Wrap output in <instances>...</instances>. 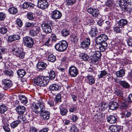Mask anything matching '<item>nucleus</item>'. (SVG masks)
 Wrapping results in <instances>:
<instances>
[{"label": "nucleus", "instance_id": "1", "mask_svg": "<svg viewBox=\"0 0 132 132\" xmlns=\"http://www.w3.org/2000/svg\"><path fill=\"white\" fill-rule=\"evenodd\" d=\"M49 79L42 76H38L36 77L33 80V82L37 86H46L49 82Z\"/></svg>", "mask_w": 132, "mask_h": 132}, {"label": "nucleus", "instance_id": "2", "mask_svg": "<svg viewBox=\"0 0 132 132\" xmlns=\"http://www.w3.org/2000/svg\"><path fill=\"white\" fill-rule=\"evenodd\" d=\"M32 110L36 113H40L45 110V107L42 102H38L32 105L31 106Z\"/></svg>", "mask_w": 132, "mask_h": 132}, {"label": "nucleus", "instance_id": "3", "mask_svg": "<svg viewBox=\"0 0 132 132\" xmlns=\"http://www.w3.org/2000/svg\"><path fill=\"white\" fill-rule=\"evenodd\" d=\"M23 50L21 48L16 47L12 49V52L16 56L23 59L24 57L25 53L23 52Z\"/></svg>", "mask_w": 132, "mask_h": 132}, {"label": "nucleus", "instance_id": "4", "mask_svg": "<svg viewBox=\"0 0 132 132\" xmlns=\"http://www.w3.org/2000/svg\"><path fill=\"white\" fill-rule=\"evenodd\" d=\"M67 42H61V43H57L55 46V49L58 51L63 52L67 48L68 46V44Z\"/></svg>", "mask_w": 132, "mask_h": 132}, {"label": "nucleus", "instance_id": "5", "mask_svg": "<svg viewBox=\"0 0 132 132\" xmlns=\"http://www.w3.org/2000/svg\"><path fill=\"white\" fill-rule=\"evenodd\" d=\"M2 82L3 88L6 90L10 88L12 85L11 81L7 79H3Z\"/></svg>", "mask_w": 132, "mask_h": 132}, {"label": "nucleus", "instance_id": "6", "mask_svg": "<svg viewBox=\"0 0 132 132\" xmlns=\"http://www.w3.org/2000/svg\"><path fill=\"white\" fill-rule=\"evenodd\" d=\"M87 11L93 17L100 18L101 15L99 13L98 10L97 9L89 8L87 9Z\"/></svg>", "mask_w": 132, "mask_h": 132}, {"label": "nucleus", "instance_id": "7", "mask_svg": "<svg viewBox=\"0 0 132 132\" xmlns=\"http://www.w3.org/2000/svg\"><path fill=\"white\" fill-rule=\"evenodd\" d=\"M69 73L72 77H75L78 74V70L75 67L71 66L69 68Z\"/></svg>", "mask_w": 132, "mask_h": 132}, {"label": "nucleus", "instance_id": "8", "mask_svg": "<svg viewBox=\"0 0 132 132\" xmlns=\"http://www.w3.org/2000/svg\"><path fill=\"white\" fill-rule=\"evenodd\" d=\"M37 6L40 9H45L48 7V4L47 0H38V1Z\"/></svg>", "mask_w": 132, "mask_h": 132}, {"label": "nucleus", "instance_id": "9", "mask_svg": "<svg viewBox=\"0 0 132 132\" xmlns=\"http://www.w3.org/2000/svg\"><path fill=\"white\" fill-rule=\"evenodd\" d=\"M42 27L43 31L46 33L49 34L52 32L51 27L48 23H43L42 24Z\"/></svg>", "mask_w": 132, "mask_h": 132}, {"label": "nucleus", "instance_id": "10", "mask_svg": "<svg viewBox=\"0 0 132 132\" xmlns=\"http://www.w3.org/2000/svg\"><path fill=\"white\" fill-rule=\"evenodd\" d=\"M101 56V54L100 52L99 51H96L93 54V57L92 58V60L95 62L97 61H100Z\"/></svg>", "mask_w": 132, "mask_h": 132}, {"label": "nucleus", "instance_id": "11", "mask_svg": "<svg viewBox=\"0 0 132 132\" xmlns=\"http://www.w3.org/2000/svg\"><path fill=\"white\" fill-rule=\"evenodd\" d=\"M62 16L61 13L59 11L55 10L51 13V17L54 19L56 20L60 18Z\"/></svg>", "mask_w": 132, "mask_h": 132}, {"label": "nucleus", "instance_id": "12", "mask_svg": "<svg viewBox=\"0 0 132 132\" xmlns=\"http://www.w3.org/2000/svg\"><path fill=\"white\" fill-rule=\"evenodd\" d=\"M40 113L42 119L45 120L49 119L50 115V113L49 111L45 110Z\"/></svg>", "mask_w": 132, "mask_h": 132}, {"label": "nucleus", "instance_id": "13", "mask_svg": "<svg viewBox=\"0 0 132 132\" xmlns=\"http://www.w3.org/2000/svg\"><path fill=\"white\" fill-rule=\"evenodd\" d=\"M117 117L116 115L109 116L107 118V121L111 124L114 123L117 121Z\"/></svg>", "mask_w": 132, "mask_h": 132}, {"label": "nucleus", "instance_id": "14", "mask_svg": "<svg viewBox=\"0 0 132 132\" xmlns=\"http://www.w3.org/2000/svg\"><path fill=\"white\" fill-rule=\"evenodd\" d=\"M85 79L86 82L90 85H92L95 83V80L92 76L88 75L86 77Z\"/></svg>", "mask_w": 132, "mask_h": 132}, {"label": "nucleus", "instance_id": "15", "mask_svg": "<svg viewBox=\"0 0 132 132\" xmlns=\"http://www.w3.org/2000/svg\"><path fill=\"white\" fill-rule=\"evenodd\" d=\"M61 87L60 85L57 84H54L50 86L49 89L51 92H55L59 90Z\"/></svg>", "mask_w": 132, "mask_h": 132}, {"label": "nucleus", "instance_id": "16", "mask_svg": "<svg viewBox=\"0 0 132 132\" xmlns=\"http://www.w3.org/2000/svg\"><path fill=\"white\" fill-rule=\"evenodd\" d=\"M46 63L43 62H39L37 64V67L39 70H42L45 69L47 66Z\"/></svg>", "mask_w": 132, "mask_h": 132}, {"label": "nucleus", "instance_id": "17", "mask_svg": "<svg viewBox=\"0 0 132 132\" xmlns=\"http://www.w3.org/2000/svg\"><path fill=\"white\" fill-rule=\"evenodd\" d=\"M26 110V108L24 106L19 105L16 108V111L19 114H23L25 111Z\"/></svg>", "mask_w": 132, "mask_h": 132}, {"label": "nucleus", "instance_id": "18", "mask_svg": "<svg viewBox=\"0 0 132 132\" xmlns=\"http://www.w3.org/2000/svg\"><path fill=\"white\" fill-rule=\"evenodd\" d=\"M110 129L112 132H119L121 129V126L118 125H111L109 128Z\"/></svg>", "mask_w": 132, "mask_h": 132}, {"label": "nucleus", "instance_id": "19", "mask_svg": "<svg viewBox=\"0 0 132 132\" xmlns=\"http://www.w3.org/2000/svg\"><path fill=\"white\" fill-rule=\"evenodd\" d=\"M118 105L117 102H111L109 103V108L112 110L116 109L118 108Z\"/></svg>", "mask_w": 132, "mask_h": 132}, {"label": "nucleus", "instance_id": "20", "mask_svg": "<svg viewBox=\"0 0 132 132\" xmlns=\"http://www.w3.org/2000/svg\"><path fill=\"white\" fill-rule=\"evenodd\" d=\"M108 39V37L105 34H102L98 36L96 39L95 41H106Z\"/></svg>", "mask_w": 132, "mask_h": 132}, {"label": "nucleus", "instance_id": "21", "mask_svg": "<svg viewBox=\"0 0 132 132\" xmlns=\"http://www.w3.org/2000/svg\"><path fill=\"white\" fill-rule=\"evenodd\" d=\"M91 30L89 32L90 35L92 37L95 36L97 33V27L95 26H93L91 28Z\"/></svg>", "mask_w": 132, "mask_h": 132}, {"label": "nucleus", "instance_id": "22", "mask_svg": "<svg viewBox=\"0 0 132 132\" xmlns=\"http://www.w3.org/2000/svg\"><path fill=\"white\" fill-rule=\"evenodd\" d=\"M34 6L35 5L32 3L25 2L22 4V8L26 9L29 7L33 8Z\"/></svg>", "mask_w": 132, "mask_h": 132}, {"label": "nucleus", "instance_id": "23", "mask_svg": "<svg viewBox=\"0 0 132 132\" xmlns=\"http://www.w3.org/2000/svg\"><path fill=\"white\" fill-rule=\"evenodd\" d=\"M61 95L59 93L58 94L56 95L54 99L55 102V105H58L61 102Z\"/></svg>", "mask_w": 132, "mask_h": 132}, {"label": "nucleus", "instance_id": "24", "mask_svg": "<svg viewBox=\"0 0 132 132\" xmlns=\"http://www.w3.org/2000/svg\"><path fill=\"white\" fill-rule=\"evenodd\" d=\"M121 104L120 106V109H125L128 107L126 99H122L121 100Z\"/></svg>", "mask_w": 132, "mask_h": 132}, {"label": "nucleus", "instance_id": "25", "mask_svg": "<svg viewBox=\"0 0 132 132\" xmlns=\"http://www.w3.org/2000/svg\"><path fill=\"white\" fill-rule=\"evenodd\" d=\"M18 97L21 103L25 104L28 102L27 97L24 95H20L18 96Z\"/></svg>", "mask_w": 132, "mask_h": 132}, {"label": "nucleus", "instance_id": "26", "mask_svg": "<svg viewBox=\"0 0 132 132\" xmlns=\"http://www.w3.org/2000/svg\"><path fill=\"white\" fill-rule=\"evenodd\" d=\"M20 39V36L18 35H16L9 36L8 37V40L9 41H13Z\"/></svg>", "mask_w": 132, "mask_h": 132}, {"label": "nucleus", "instance_id": "27", "mask_svg": "<svg viewBox=\"0 0 132 132\" xmlns=\"http://www.w3.org/2000/svg\"><path fill=\"white\" fill-rule=\"evenodd\" d=\"M125 70L122 69L116 72V75L117 77H121L125 75Z\"/></svg>", "mask_w": 132, "mask_h": 132}, {"label": "nucleus", "instance_id": "28", "mask_svg": "<svg viewBox=\"0 0 132 132\" xmlns=\"http://www.w3.org/2000/svg\"><path fill=\"white\" fill-rule=\"evenodd\" d=\"M18 120H16L19 122V123H23L26 120V118L25 116L20 114L18 116Z\"/></svg>", "mask_w": 132, "mask_h": 132}, {"label": "nucleus", "instance_id": "29", "mask_svg": "<svg viewBox=\"0 0 132 132\" xmlns=\"http://www.w3.org/2000/svg\"><path fill=\"white\" fill-rule=\"evenodd\" d=\"M127 23V21L124 19H122L120 20L118 22V24L119 26L122 27L126 25Z\"/></svg>", "mask_w": 132, "mask_h": 132}, {"label": "nucleus", "instance_id": "30", "mask_svg": "<svg viewBox=\"0 0 132 132\" xmlns=\"http://www.w3.org/2000/svg\"><path fill=\"white\" fill-rule=\"evenodd\" d=\"M8 108L5 104L0 105V113L2 114H5V113L7 111Z\"/></svg>", "mask_w": 132, "mask_h": 132}, {"label": "nucleus", "instance_id": "31", "mask_svg": "<svg viewBox=\"0 0 132 132\" xmlns=\"http://www.w3.org/2000/svg\"><path fill=\"white\" fill-rule=\"evenodd\" d=\"M17 73L19 77L20 78H22L25 75L26 72L24 70L20 69L18 70Z\"/></svg>", "mask_w": 132, "mask_h": 132}, {"label": "nucleus", "instance_id": "32", "mask_svg": "<svg viewBox=\"0 0 132 132\" xmlns=\"http://www.w3.org/2000/svg\"><path fill=\"white\" fill-rule=\"evenodd\" d=\"M79 57L81 59L85 61H87L89 58L88 55L84 53H81L79 55Z\"/></svg>", "mask_w": 132, "mask_h": 132}, {"label": "nucleus", "instance_id": "33", "mask_svg": "<svg viewBox=\"0 0 132 132\" xmlns=\"http://www.w3.org/2000/svg\"><path fill=\"white\" fill-rule=\"evenodd\" d=\"M3 72L5 75L8 76L12 77L13 75V72L11 70L9 69L8 70L6 68H5Z\"/></svg>", "mask_w": 132, "mask_h": 132}, {"label": "nucleus", "instance_id": "34", "mask_svg": "<svg viewBox=\"0 0 132 132\" xmlns=\"http://www.w3.org/2000/svg\"><path fill=\"white\" fill-rule=\"evenodd\" d=\"M108 107V105L107 103H102L100 105L99 108L100 110L104 111L106 110Z\"/></svg>", "mask_w": 132, "mask_h": 132}, {"label": "nucleus", "instance_id": "35", "mask_svg": "<svg viewBox=\"0 0 132 132\" xmlns=\"http://www.w3.org/2000/svg\"><path fill=\"white\" fill-rule=\"evenodd\" d=\"M60 111V113L62 116H66L68 111L65 108L61 107L59 108Z\"/></svg>", "mask_w": 132, "mask_h": 132}, {"label": "nucleus", "instance_id": "36", "mask_svg": "<svg viewBox=\"0 0 132 132\" xmlns=\"http://www.w3.org/2000/svg\"><path fill=\"white\" fill-rule=\"evenodd\" d=\"M121 85L125 89H129L130 87V84L125 80L122 81Z\"/></svg>", "mask_w": 132, "mask_h": 132}, {"label": "nucleus", "instance_id": "37", "mask_svg": "<svg viewBox=\"0 0 132 132\" xmlns=\"http://www.w3.org/2000/svg\"><path fill=\"white\" fill-rule=\"evenodd\" d=\"M90 43V42H82L81 44V46L84 49H86L88 48Z\"/></svg>", "mask_w": 132, "mask_h": 132}, {"label": "nucleus", "instance_id": "38", "mask_svg": "<svg viewBox=\"0 0 132 132\" xmlns=\"http://www.w3.org/2000/svg\"><path fill=\"white\" fill-rule=\"evenodd\" d=\"M9 11L10 13L13 14H16L18 12L17 8L14 7H10L9 9Z\"/></svg>", "mask_w": 132, "mask_h": 132}, {"label": "nucleus", "instance_id": "39", "mask_svg": "<svg viewBox=\"0 0 132 132\" xmlns=\"http://www.w3.org/2000/svg\"><path fill=\"white\" fill-rule=\"evenodd\" d=\"M61 34L63 36L66 37L70 34V32L66 29H64L61 31Z\"/></svg>", "mask_w": 132, "mask_h": 132}, {"label": "nucleus", "instance_id": "40", "mask_svg": "<svg viewBox=\"0 0 132 132\" xmlns=\"http://www.w3.org/2000/svg\"><path fill=\"white\" fill-rule=\"evenodd\" d=\"M107 74L106 71L104 70L100 71V74L98 75L99 78H104L106 75Z\"/></svg>", "mask_w": 132, "mask_h": 132}, {"label": "nucleus", "instance_id": "41", "mask_svg": "<svg viewBox=\"0 0 132 132\" xmlns=\"http://www.w3.org/2000/svg\"><path fill=\"white\" fill-rule=\"evenodd\" d=\"M36 25V22H27L25 26L26 27H31L33 28L34 27V26H35Z\"/></svg>", "mask_w": 132, "mask_h": 132}, {"label": "nucleus", "instance_id": "42", "mask_svg": "<svg viewBox=\"0 0 132 132\" xmlns=\"http://www.w3.org/2000/svg\"><path fill=\"white\" fill-rule=\"evenodd\" d=\"M56 60L55 56L52 54L49 55L48 56V60L49 61L54 62Z\"/></svg>", "mask_w": 132, "mask_h": 132}, {"label": "nucleus", "instance_id": "43", "mask_svg": "<svg viewBox=\"0 0 132 132\" xmlns=\"http://www.w3.org/2000/svg\"><path fill=\"white\" fill-rule=\"evenodd\" d=\"M56 76V74L55 72L53 70H51L50 71L49 73V78H47V79H48L49 78L50 79H54Z\"/></svg>", "mask_w": 132, "mask_h": 132}, {"label": "nucleus", "instance_id": "44", "mask_svg": "<svg viewBox=\"0 0 132 132\" xmlns=\"http://www.w3.org/2000/svg\"><path fill=\"white\" fill-rule=\"evenodd\" d=\"M6 17V14L4 12H0V20L4 21Z\"/></svg>", "mask_w": 132, "mask_h": 132}, {"label": "nucleus", "instance_id": "45", "mask_svg": "<svg viewBox=\"0 0 132 132\" xmlns=\"http://www.w3.org/2000/svg\"><path fill=\"white\" fill-rule=\"evenodd\" d=\"M70 131V132H78V129L76 126L73 125L71 127Z\"/></svg>", "mask_w": 132, "mask_h": 132}, {"label": "nucleus", "instance_id": "46", "mask_svg": "<svg viewBox=\"0 0 132 132\" xmlns=\"http://www.w3.org/2000/svg\"><path fill=\"white\" fill-rule=\"evenodd\" d=\"M114 93L117 96L120 97L123 96V93L122 91L120 90L117 89L115 90Z\"/></svg>", "mask_w": 132, "mask_h": 132}, {"label": "nucleus", "instance_id": "47", "mask_svg": "<svg viewBox=\"0 0 132 132\" xmlns=\"http://www.w3.org/2000/svg\"><path fill=\"white\" fill-rule=\"evenodd\" d=\"M66 4L68 5H72L74 4L76 0H66Z\"/></svg>", "mask_w": 132, "mask_h": 132}, {"label": "nucleus", "instance_id": "48", "mask_svg": "<svg viewBox=\"0 0 132 132\" xmlns=\"http://www.w3.org/2000/svg\"><path fill=\"white\" fill-rule=\"evenodd\" d=\"M34 44V42H24V45L27 47L29 48L32 47Z\"/></svg>", "mask_w": 132, "mask_h": 132}, {"label": "nucleus", "instance_id": "49", "mask_svg": "<svg viewBox=\"0 0 132 132\" xmlns=\"http://www.w3.org/2000/svg\"><path fill=\"white\" fill-rule=\"evenodd\" d=\"M19 122L17 120L14 121L11 123V127L14 128L17 126L19 123Z\"/></svg>", "mask_w": 132, "mask_h": 132}, {"label": "nucleus", "instance_id": "50", "mask_svg": "<svg viewBox=\"0 0 132 132\" xmlns=\"http://www.w3.org/2000/svg\"><path fill=\"white\" fill-rule=\"evenodd\" d=\"M70 119L72 122H76L78 119V118L75 114H72L70 116Z\"/></svg>", "mask_w": 132, "mask_h": 132}, {"label": "nucleus", "instance_id": "51", "mask_svg": "<svg viewBox=\"0 0 132 132\" xmlns=\"http://www.w3.org/2000/svg\"><path fill=\"white\" fill-rule=\"evenodd\" d=\"M7 31V29L5 27H2L0 28V33L2 34H6Z\"/></svg>", "mask_w": 132, "mask_h": 132}, {"label": "nucleus", "instance_id": "52", "mask_svg": "<svg viewBox=\"0 0 132 132\" xmlns=\"http://www.w3.org/2000/svg\"><path fill=\"white\" fill-rule=\"evenodd\" d=\"M69 60L68 58L67 57H64L61 59V63L65 64H67V63L68 62Z\"/></svg>", "mask_w": 132, "mask_h": 132}, {"label": "nucleus", "instance_id": "53", "mask_svg": "<svg viewBox=\"0 0 132 132\" xmlns=\"http://www.w3.org/2000/svg\"><path fill=\"white\" fill-rule=\"evenodd\" d=\"M96 44L97 45H99V48L100 50L101 51V52H103L104 51L105 49V47H104L103 46H101L100 44V42H95Z\"/></svg>", "mask_w": 132, "mask_h": 132}, {"label": "nucleus", "instance_id": "54", "mask_svg": "<svg viewBox=\"0 0 132 132\" xmlns=\"http://www.w3.org/2000/svg\"><path fill=\"white\" fill-rule=\"evenodd\" d=\"M29 33L30 35L32 36H34L37 35V34L35 30L33 29L30 30Z\"/></svg>", "mask_w": 132, "mask_h": 132}, {"label": "nucleus", "instance_id": "55", "mask_svg": "<svg viewBox=\"0 0 132 132\" xmlns=\"http://www.w3.org/2000/svg\"><path fill=\"white\" fill-rule=\"evenodd\" d=\"M9 123H6V125H5L3 126V129L6 132H9L10 131L9 128Z\"/></svg>", "mask_w": 132, "mask_h": 132}, {"label": "nucleus", "instance_id": "56", "mask_svg": "<svg viewBox=\"0 0 132 132\" xmlns=\"http://www.w3.org/2000/svg\"><path fill=\"white\" fill-rule=\"evenodd\" d=\"M51 39L52 41H55L58 39H56V36L54 35H52L50 38L48 39L46 41H50Z\"/></svg>", "mask_w": 132, "mask_h": 132}, {"label": "nucleus", "instance_id": "57", "mask_svg": "<svg viewBox=\"0 0 132 132\" xmlns=\"http://www.w3.org/2000/svg\"><path fill=\"white\" fill-rule=\"evenodd\" d=\"M16 23L19 27H21L23 25L22 21L20 19H18L16 20Z\"/></svg>", "mask_w": 132, "mask_h": 132}, {"label": "nucleus", "instance_id": "58", "mask_svg": "<svg viewBox=\"0 0 132 132\" xmlns=\"http://www.w3.org/2000/svg\"><path fill=\"white\" fill-rule=\"evenodd\" d=\"M122 113L123 114H124L125 116L127 117H129L131 114V113L130 112V111H126Z\"/></svg>", "mask_w": 132, "mask_h": 132}, {"label": "nucleus", "instance_id": "59", "mask_svg": "<svg viewBox=\"0 0 132 132\" xmlns=\"http://www.w3.org/2000/svg\"><path fill=\"white\" fill-rule=\"evenodd\" d=\"M27 16L28 19L30 20H31L34 19L33 13L32 12H30L28 13Z\"/></svg>", "mask_w": 132, "mask_h": 132}, {"label": "nucleus", "instance_id": "60", "mask_svg": "<svg viewBox=\"0 0 132 132\" xmlns=\"http://www.w3.org/2000/svg\"><path fill=\"white\" fill-rule=\"evenodd\" d=\"M113 30L117 32L120 33L121 31L122 28L119 27H114Z\"/></svg>", "mask_w": 132, "mask_h": 132}, {"label": "nucleus", "instance_id": "61", "mask_svg": "<svg viewBox=\"0 0 132 132\" xmlns=\"http://www.w3.org/2000/svg\"><path fill=\"white\" fill-rule=\"evenodd\" d=\"M23 41H33L32 39V38L31 37L28 36H26V37H24L23 38Z\"/></svg>", "mask_w": 132, "mask_h": 132}, {"label": "nucleus", "instance_id": "62", "mask_svg": "<svg viewBox=\"0 0 132 132\" xmlns=\"http://www.w3.org/2000/svg\"><path fill=\"white\" fill-rule=\"evenodd\" d=\"M2 122L4 125H6V123H8V121L6 117H4L3 115L2 116Z\"/></svg>", "mask_w": 132, "mask_h": 132}, {"label": "nucleus", "instance_id": "63", "mask_svg": "<svg viewBox=\"0 0 132 132\" xmlns=\"http://www.w3.org/2000/svg\"><path fill=\"white\" fill-rule=\"evenodd\" d=\"M36 25H35V26H34V28H35V30L37 33L38 34V33H39V32H40L41 29L40 27L37 26V24L36 23Z\"/></svg>", "mask_w": 132, "mask_h": 132}, {"label": "nucleus", "instance_id": "64", "mask_svg": "<svg viewBox=\"0 0 132 132\" xmlns=\"http://www.w3.org/2000/svg\"><path fill=\"white\" fill-rule=\"evenodd\" d=\"M37 129L34 126L31 127L30 128L29 132H37Z\"/></svg>", "mask_w": 132, "mask_h": 132}]
</instances>
